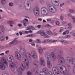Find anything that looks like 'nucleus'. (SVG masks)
Masks as SVG:
<instances>
[{
    "label": "nucleus",
    "mask_w": 75,
    "mask_h": 75,
    "mask_svg": "<svg viewBox=\"0 0 75 75\" xmlns=\"http://www.w3.org/2000/svg\"><path fill=\"white\" fill-rule=\"evenodd\" d=\"M45 58L47 60V67L48 68L51 69L52 68V63L51 62V61L50 59H53V61L56 60L57 57L55 54L54 52H52L50 53V54L48 53L45 55Z\"/></svg>",
    "instance_id": "nucleus-1"
},
{
    "label": "nucleus",
    "mask_w": 75,
    "mask_h": 75,
    "mask_svg": "<svg viewBox=\"0 0 75 75\" xmlns=\"http://www.w3.org/2000/svg\"><path fill=\"white\" fill-rule=\"evenodd\" d=\"M31 53L29 52H27L26 54V55L23 56V61L25 64L27 68H28L30 67L29 61H28V59H31Z\"/></svg>",
    "instance_id": "nucleus-2"
},
{
    "label": "nucleus",
    "mask_w": 75,
    "mask_h": 75,
    "mask_svg": "<svg viewBox=\"0 0 75 75\" xmlns=\"http://www.w3.org/2000/svg\"><path fill=\"white\" fill-rule=\"evenodd\" d=\"M8 66V62L4 57H2L0 60V69L4 71L6 69V65Z\"/></svg>",
    "instance_id": "nucleus-3"
},
{
    "label": "nucleus",
    "mask_w": 75,
    "mask_h": 75,
    "mask_svg": "<svg viewBox=\"0 0 75 75\" xmlns=\"http://www.w3.org/2000/svg\"><path fill=\"white\" fill-rule=\"evenodd\" d=\"M66 59L67 60V62L70 64H71L72 65H75V58L69 56H67L66 57Z\"/></svg>",
    "instance_id": "nucleus-4"
},
{
    "label": "nucleus",
    "mask_w": 75,
    "mask_h": 75,
    "mask_svg": "<svg viewBox=\"0 0 75 75\" xmlns=\"http://www.w3.org/2000/svg\"><path fill=\"white\" fill-rule=\"evenodd\" d=\"M41 14L42 15L46 16L49 14V11L47 8L42 7L41 8Z\"/></svg>",
    "instance_id": "nucleus-5"
},
{
    "label": "nucleus",
    "mask_w": 75,
    "mask_h": 75,
    "mask_svg": "<svg viewBox=\"0 0 75 75\" xmlns=\"http://www.w3.org/2000/svg\"><path fill=\"white\" fill-rule=\"evenodd\" d=\"M17 39V38H15L13 40L9 43V46L7 45V47H11L13 45H16L18 44V41Z\"/></svg>",
    "instance_id": "nucleus-6"
},
{
    "label": "nucleus",
    "mask_w": 75,
    "mask_h": 75,
    "mask_svg": "<svg viewBox=\"0 0 75 75\" xmlns=\"http://www.w3.org/2000/svg\"><path fill=\"white\" fill-rule=\"evenodd\" d=\"M18 62L17 61H13V62L9 63V66L10 68H14V67H16L18 65Z\"/></svg>",
    "instance_id": "nucleus-7"
},
{
    "label": "nucleus",
    "mask_w": 75,
    "mask_h": 75,
    "mask_svg": "<svg viewBox=\"0 0 75 75\" xmlns=\"http://www.w3.org/2000/svg\"><path fill=\"white\" fill-rule=\"evenodd\" d=\"M49 8V10L51 13H54L57 11V8L52 5L48 6Z\"/></svg>",
    "instance_id": "nucleus-8"
},
{
    "label": "nucleus",
    "mask_w": 75,
    "mask_h": 75,
    "mask_svg": "<svg viewBox=\"0 0 75 75\" xmlns=\"http://www.w3.org/2000/svg\"><path fill=\"white\" fill-rule=\"evenodd\" d=\"M16 58L18 60H21V55L18 52L16 51L15 52Z\"/></svg>",
    "instance_id": "nucleus-9"
},
{
    "label": "nucleus",
    "mask_w": 75,
    "mask_h": 75,
    "mask_svg": "<svg viewBox=\"0 0 75 75\" xmlns=\"http://www.w3.org/2000/svg\"><path fill=\"white\" fill-rule=\"evenodd\" d=\"M24 6L25 8L26 7H31V2L29 0H26L24 2Z\"/></svg>",
    "instance_id": "nucleus-10"
},
{
    "label": "nucleus",
    "mask_w": 75,
    "mask_h": 75,
    "mask_svg": "<svg viewBox=\"0 0 75 75\" xmlns=\"http://www.w3.org/2000/svg\"><path fill=\"white\" fill-rule=\"evenodd\" d=\"M19 53L22 56H24V55H26V54H25L26 53V51L24 48H21L20 49Z\"/></svg>",
    "instance_id": "nucleus-11"
},
{
    "label": "nucleus",
    "mask_w": 75,
    "mask_h": 75,
    "mask_svg": "<svg viewBox=\"0 0 75 75\" xmlns=\"http://www.w3.org/2000/svg\"><path fill=\"white\" fill-rule=\"evenodd\" d=\"M33 13L35 16H39V8H35L33 10Z\"/></svg>",
    "instance_id": "nucleus-12"
},
{
    "label": "nucleus",
    "mask_w": 75,
    "mask_h": 75,
    "mask_svg": "<svg viewBox=\"0 0 75 75\" xmlns=\"http://www.w3.org/2000/svg\"><path fill=\"white\" fill-rule=\"evenodd\" d=\"M51 2L55 6H59V4L58 0H51Z\"/></svg>",
    "instance_id": "nucleus-13"
},
{
    "label": "nucleus",
    "mask_w": 75,
    "mask_h": 75,
    "mask_svg": "<svg viewBox=\"0 0 75 75\" xmlns=\"http://www.w3.org/2000/svg\"><path fill=\"white\" fill-rule=\"evenodd\" d=\"M40 65L42 66H45V60L44 58L42 57L40 58Z\"/></svg>",
    "instance_id": "nucleus-14"
},
{
    "label": "nucleus",
    "mask_w": 75,
    "mask_h": 75,
    "mask_svg": "<svg viewBox=\"0 0 75 75\" xmlns=\"http://www.w3.org/2000/svg\"><path fill=\"white\" fill-rule=\"evenodd\" d=\"M14 59V57L11 55H9L7 58V60L8 62H12V60Z\"/></svg>",
    "instance_id": "nucleus-15"
},
{
    "label": "nucleus",
    "mask_w": 75,
    "mask_h": 75,
    "mask_svg": "<svg viewBox=\"0 0 75 75\" xmlns=\"http://www.w3.org/2000/svg\"><path fill=\"white\" fill-rule=\"evenodd\" d=\"M56 40H50L49 39H47L44 41V42H57Z\"/></svg>",
    "instance_id": "nucleus-16"
},
{
    "label": "nucleus",
    "mask_w": 75,
    "mask_h": 75,
    "mask_svg": "<svg viewBox=\"0 0 75 75\" xmlns=\"http://www.w3.org/2000/svg\"><path fill=\"white\" fill-rule=\"evenodd\" d=\"M31 54L32 57L34 59H36L37 58V54L34 51H32L31 52Z\"/></svg>",
    "instance_id": "nucleus-17"
},
{
    "label": "nucleus",
    "mask_w": 75,
    "mask_h": 75,
    "mask_svg": "<svg viewBox=\"0 0 75 75\" xmlns=\"http://www.w3.org/2000/svg\"><path fill=\"white\" fill-rule=\"evenodd\" d=\"M58 62L59 64L63 63L65 62V60L64 57H61L59 59Z\"/></svg>",
    "instance_id": "nucleus-18"
},
{
    "label": "nucleus",
    "mask_w": 75,
    "mask_h": 75,
    "mask_svg": "<svg viewBox=\"0 0 75 75\" xmlns=\"http://www.w3.org/2000/svg\"><path fill=\"white\" fill-rule=\"evenodd\" d=\"M39 64H40V62L38 60H35L33 62V65L36 67H38Z\"/></svg>",
    "instance_id": "nucleus-19"
},
{
    "label": "nucleus",
    "mask_w": 75,
    "mask_h": 75,
    "mask_svg": "<svg viewBox=\"0 0 75 75\" xmlns=\"http://www.w3.org/2000/svg\"><path fill=\"white\" fill-rule=\"evenodd\" d=\"M20 68H21V71H24L25 69V66L24 65V64H22L21 67Z\"/></svg>",
    "instance_id": "nucleus-20"
},
{
    "label": "nucleus",
    "mask_w": 75,
    "mask_h": 75,
    "mask_svg": "<svg viewBox=\"0 0 75 75\" xmlns=\"http://www.w3.org/2000/svg\"><path fill=\"white\" fill-rule=\"evenodd\" d=\"M38 33L40 34L41 36H44L45 35L46 33L44 30H40L38 32Z\"/></svg>",
    "instance_id": "nucleus-21"
},
{
    "label": "nucleus",
    "mask_w": 75,
    "mask_h": 75,
    "mask_svg": "<svg viewBox=\"0 0 75 75\" xmlns=\"http://www.w3.org/2000/svg\"><path fill=\"white\" fill-rule=\"evenodd\" d=\"M46 33L48 35H53L52 32L50 30H46Z\"/></svg>",
    "instance_id": "nucleus-22"
},
{
    "label": "nucleus",
    "mask_w": 75,
    "mask_h": 75,
    "mask_svg": "<svg viewBox=\"0 0 75 75\" xmlns=\"http://www.w3.org/2000/svg\"><path fill=\"white\" fill-rule=\"evenodd\" d=\"M34 73L35 75H39V71H38L37 68L34 69Z\"/></svg>",
    "instance_id": "nucleus-23"
},
{
    "label": "nucleus",
    "mask_w": 75,
    "mask_h": 75,
    "mask_svg": "<svg viewBox=\"0 0 75 75\" xmlns=\"http://www.w3.org/2000/svg\"><path fill=\"white\" fill-rule=\"evenodd\" d=\"M8 24H10V27H13V24L14 23V21H10L7 22Z\"/></svg>",
    "instance_id": "nucleus-24"
},
{
    "label": "nucleus",
    "mask_w": 75,
    "mask_h": 75,
    "mask_svg": "<svg viewBox=\"0 0 75 75\" xmlns=\"http://www.w3.org/2000/svg\"><path fill=\"white\" fill-rule=\"evenodd\" d=\"M27 30H35V28L32 26H30L27 27Z\"/></svg>",
    "instance_id": "nucleus-25"
},
{
    "label": "nucleus",
    "mask_w": 75,
    "mask_h": 75,
    "mask_svg": "<svg viewBox=\"0 0 75 75\" xmlns=\"http://www.w3.org/2000/svg\"><path fill=\"white\" fill-rule=\"evenodd\" d=\"M61 42L64 44V45H66V44H68V42L67 41H66L65 40H60Z\"/></svg>",
    "instance_id": "nucleus-26"
},
{
    "label": "nucleus",
    "mask_w": 75,
    "mask_h": 75,
    "mask_svg": "<svg viewBox=\"0 0 75 75\" xmlns=\"http://www.w3.org/2000/svg\"><path fill=\"white\" fill-rule=\"evenodd\" d=\"M21 23H23V24L24 27H27V23L25 21H21Z\"/></svg>",
    "instance_id": "nucleus-27"
},
{
    "label": "nucleus",
    "mask_w": 75,
    "mask_h": 75,
    "mask_svg": "<svg viewBox=\"0 0 75 75\" xmlns=\"http://www.w3.org/2000/svg\"><path fill=\"white\" fill-rule=\"evenodd\" d=\"M0 28L1 29L2 32H4L5 31V28H4V26L3 25H1L0 26Z\"/></svg>",
    "instance_id": "nucleus-28"
},
{
    "label": "nucleus",
    "mask_w": 75,
    "mask_h": 75,
    "mask_svg": "<svg viewBox=\"0 0 75 75\" xmlns=\"http://www.w3.org/2000/svg\"><path fill=\"white\" fill-rule=\"evenodd\" d=\"M39 50V52L40 54H42V52H43V51H42V49L41 47H39L38 48Z\"/></svg>",
    "instance_id": "nucleus-29"
},
{
    "label": "nucleus",
    "mask_w": 75,
    "mask_h": 75,
    "mask_svg": "<svg viewBox=\"0 0 75 75\" xmlns=\"http://www.w3.org/2000/svg\"><path fill=\"white\" fill-rule=\"evenodd\" d=\"M43 71L44 72H48V68H47L45 67L43 69Z\"/></svg>",
    "instance_id": "nucleus-30"
},
{
    "label": "nucleus",
    "mask_w": 75,
    "mask_h": 75,
    "mask_svg": "<svg viewBox=\"0 0 75 75\" xmlns=\"http://www.w3.org/2000/svg\"><path fill=\"white\" fill-rule=\"evenodd\" d=\"M18 72L19 74H21V69L20 68H19L17 70V72Z\"/></svg>",
    "instance_id": "nucleus-31"
},
{
    "label": "nucleus",
    "mask_w": 75,
    "mask_h": 75,
    "mask_svg": "<svg viewBox=\"0 0 75 75\" xmlns=\"http://www.w3.org/2000/svg\"><path fill=\"white\" fill-rule=\"evenodd\" d=\"M11 71L13 73H16L17 72V69H14L13 68H11Z\"/></svg>",
    "instance_id": "nucleus-32"
},
{
    "label": "nucleus",
    "mask_w": 75,
    "mask_h": 75,
    "mask_svg": "<svg viewBox=\"0 0 75 75\" xmlns=\"http://www.w3.org/2000/svg\"><path fill=\"white\" fill-rule=\"evenodd\" d=\"M40 75H47V74L46 72H44L43 71H41Z\"/></svg>",
    "instance_id": "nucleus-33"
},
{
    "label": "nucleus",
    "mask_w": 75,
    "mask_h": 75,
    "mask_svg": "<svg viewBox=\"0 0 75 75\" xmlns=\"http://www.w3.org/2000/svg\"><path fill=\"white\" fill-rule=\"evenodd\" d=\"M34 35L33 34H31L30 35H29L27 36V37H34Z\"/></svg>",
    "instance_id": "nucleus-34"
},
{
    "label": "nucleus",
    "mask_w": 75,
    "mask_h": 75,
    "mask_svg": "<svg viewBox=\"0 0 75 75\" xmlns=\"http://www.w3.org/2000/svg\"><path fill=\"white\" fill-rule=\"evenodd\" d=\"M6 0H2L1 3L2 4H6Z\"/></svg>",
    "instance_id": "nucleus-35"
},
{
    "label": "nucleus",
    "mask_w": 75,
    "mask_h": 75,
    "mask_svg": "<svg viewBox=\"0 0 75 75\" xmlns=\"http://www.w3.org/2000/svg\"><path fill=\"white\" fill-rule=\"evenodd\" d=\"M4 36H2L0 37V40L1 41H4Z\"/></svg>",
    "instance_id": "nucleus-36"
},
{
    "label": "nucleus",
    "mask_w": 75,
    "mask_h": 75,
    "mask_svg": "<svg viewBox=\"0 0 75 75\" xmlns=\"http://www.w3.org/2000/svg\"><path fill=\"white\" fill-rule=\"evenodd\" d=\"M69 11L71 13H74V10L73 9H69Z\"/></svg>",
    "instance_id": "nucleus-37"
},
{
    "label": "nucleus",
    "mask_w": 75,
    "mask_h": 75,
    "mask_svg": "<svg viewBox=\"0 0 75 75\" xmlns=\"http://www.w3.org/2000/svg\"><path fill=\"white\" fill-rule=\"evenodd\" d=\"M36 42L37 43H38V44H40L41 43V41H40V39H36Z\"/></svg>",
    "instance_id": "nucleus-38"
},
{
    "label": "nucleus",
    "mask_w": 75,
    "mask_h": 75,
    "mask_svg": "<svg viewBox=\"0 0 75 75\" xmlns=\"http://www.w3.org/2000/svg\"><path fill=\"white\" fill-rule=\"evenodd\" d=\"M27 74L28 75H33V74L30 71H28L27 72Z\"/></svg>",
    "instance_id": "nucleus-39"
},
{
    "label": "nucleus",
    "mask_w": 75,
    "mask_h": 75,
    "mask_svg": "<svg viewBox=\"0 0 75 75\" xmlns=\"http://www.w3.org/2000/svg\"><path fill=\"white\" fill-rule=\"evenodd\" d=\"M43 36L44 38H48V37H49V36H48V35H47V34L46 33Z\"/></svg>",
    "instance_id": "nucleus-40"
},
{
    "label": "nucleus",
    "mask_w": 75,
    "mask_h": 75,
    "mask_svg": "<svg viewBox=\"0 0 75 75\" xmlns=\"http://www.w3.org/2000/svg\"><path fill=\"white\" fill-rule=\"evenodd\" d=\"M60 54H59L58 55V57H61V56H62V54H63V52H60Z\"/></svg>",
    "instance_id": "nucleus-41"
},
{
    "label": "nucleus",
    "mask_w": 75,
    "mask_h": 75,
    "mask_svg": "<svg viewBox=\"0 0 75 75\" xmlns=\"http://www.w3.org/2000/svg\"><path fill=\"white\" fill-rule=\"evenodd\" d=\"M67 16L69 17H72V16L71 13H68Z\"/></svg>",
    "instance_id": "nucleus-42"
},
{
    "label": "nucleus",
    "mask_w": 75,
    "mask_h": 75,
    "mask_svg": "<svg viewBox=\"0 0 75 75\" xmlns=\"http://www.w3.org/2000/svg\"><path fill=\"white\" fill-rule=\"evenodd\" d=\"M3 75H9L8 73H6V72H4L3 74Z\"/></svg>",
    "instance_id": "nucleus-43"
},
{
    "label": "nucleus",
    "mask_w": 75,
    "mask_h": 75,
    "mask_svg": "<svg viewBox=\"0 0 75 75\" xmlns=\"http://www.w3.org/2000/svg\"><path fill=\"white\" fill-rule=\"evenodd\" d=\"M73 71L74 74H75V65L73 67Z\"/></svg>",
    "instance_id": "nucleus-44"
},
{
    "label": "nucleus",
    "mask_w": 75,
    "mask_h": 75,
    "mask_svg": "<svg viewBox=\"0 0 75 75\" xmlns=\"http://www.w3.org/2000/svg\"><path fill=\"white\" fill-rule=\"evenodd\" d=\"M65 37L67 38H70V37H71V36H70V35H68L66 36Z\"/></svg>",
    "instance_id": "nucleus-45"
},
{
    "label": "nucleus",
    "mask_w": 75,
    "mask_h": 75,
    "mask_svg": "<svg viewBox=\"0 0 75 75\" xmlns=\"http://www.w3.org/2000/svg\"><path fill=\"white\" fill-rule=\"evenodd\" d=\"M9 5L10 7H12L13 6V4L12 3H9Z\"/></svg>",
    "instance_id": "nucleus-46"
},
{
    "label": "nucleus",
    "mask_w": 75,
    "mask_h": 75,
    "mask_svg": "<svg viewBox=\"0 0 75 75\" xmlns=\"http://www.w3.org/2000/svg\"><path fill=\"white\" fill-rule=\"evenodd\" d=\"M64 30V28H61L60 29V30L59 31V33H61L62 31Z\"/></svg>",
    "instance_id": "nucleus-47"
},
{
    "label": "nucleus",
    "mask_w": 75,
    "mask_h": 75,
    "mask_svg": "<svg viewBox=\"0 0 75 75\" xmlns=\"http://www.w3.org/2000/svg\"><path fill=\"white\" fill-rule=\"evenodd\" d=\"M40 2L41 4H42L44 3V0H40Z\"/></svg>",
    "instance_id": "nucleus-48"
},
{
    "label": "nucleus",
    "mask_w": 75,
    "mask_h": 75,
    "mask_svg": "<svg viewBox=\"0 0 75 75\" xmlns=\"http://www.w3.org/2000/svg\"><path fill=\"white\" fill-rule=\"evenodd\" d=\"M64 19V16H60V20H63Z\"/></svg>",
    "instance_id": "nucleus-49"
},
{
    "label": "nucleus",
    "mask_w": 75,
    "mask_h": 75,
    "mask_svg": "<svg viewBox=\"0 0 75 75\" xmlns=\"http://www.w3.org/2000/svg\"><path fill=\"white\" fill-rule=\"evenodd\" d=\"M65 32H66V34H69V30H66L65 31Z\"/></svg>",
    "instance_id": "nucleus-50"
},
{
    "label": "nucleus",
    "mask_w": 75,
    "mask_h": 75,
    "mask_svg": "<svg viewBox=\"0 0 75 75\" xmlns=\"http://www.w3.org/2000/svg\"><path fill=\"white\" fill-rule=\"evenodd\" d=\"M63 5H64V3H63V4H61L60 5V6L61 7H62V6H63Z\"/></svg>",
    "instance_id": "nucleus-51"
},
{
    "label": "nucleus",
    "mask_w": 75,
    "mask_h": 75,
    "mask_svg": "<svg viewBox=\"0 0 75 75\" xmlns=\"http://www.w3.org/2000/svg\"><path fill=\"white\" fill-rule=\"evenodd\" d=\"M56 25H59V22L58 21H56Z\"/></svg>",
    "instance_id": "nucleus-52"
},
{
    "label": "nucleus",
    "mask_w": 75,
    "mask_h": 75,
    "mask_svg": "<svg viewBox=\"0 0 75 75\" xmlns=\"http://www.w3.org/2000/svg\"><path fill=\"white\" fill-rule=\"evenodd\" d=\"M50 26L49 25H47L45 26V27L47 28H48V27H50Z\"/></svg>",
    "instance_id": "nucleus-53"
},
{
    "label": "nucleus",
    "mask_w": 75,
    "mask_h": 75,
    "mask_svg": "<svg viewBox=\"0 0 75 75\" xmlns=\"http://www.w3.org/2000/svg\"><path fill=\"white\" fill-rule=\"evenodd\" d=\"M28 33H29V32L28 31H26L25 32L24 34H28Z\"/></svg>",
    "instance_id": "nucleus-54"
},
{
    "label": "nucleus",
    "mask_w": 75,
    "mask_h": 75,
    "mask_svg": "<svg viewBox=\"0 0 75 75\" xmlns=\"http://www.w3.org/2000/svg\"><path fill=\"white\" fill-rule=\"evenodd\" d=\"M54 23H55V21L54 20H52L51 22V23H52V24H53Z\"/></svg>",
    "instance_id": "nucleus-55"
},
{
    "label": "nucleus",
    "mask_w": 75,
    "mask_h": 75,
    "mask_svg": "<svg viewBox=\"0 0 75 75\" xmlns=\"http://www.w3.org/2000/svg\"><path fill=\"white\" fill-rule=\"evenodd\" d=\"M71 18H72V20H75V17H74V16H72L71 17Z\"/></svg>",
    "instance_id": "nucleus-56"
},
{
    "label": "nucleus",
    "mask_w": 75,
    "mask_h": 75,
    "mask_svg": "<svg viewBox=\"0 0 75 75\" xmlns=\"http://www.w3.org/2000/svg\"><path fill=\"white\" fill-rule=\"evenodd\" d=\"M4 53H2L1 54H0V55L1 56H3L4 55Z\"/></svg>",
    "instance_id": "nucleus-57"
},
{
    "label": "nucleus",
    "mask_w": 75,
    "mask_h": 75,
    "mask_svg": "<svg viewBox=\"0 0 75 75\" xmlns=\"http://www.w3.org/2000/svg\"><path fill=\"white\" fill-rule=\"evenodd\" d=\"M24 20H25V21H26V22H28V19H27L26 18H25L24 19Z\"/></svg>",
    "instance_id": "nucleus-58"
},
{
    "label": "nucleus",
    "mask_w": 75,
    "mask_h": 75,
    "mask_svg": "<svg viewBox=\"0 0 75 75\" xmlns=\"http://www.w3.org/2000/svg\"><path fill=\"white\" fill-rule=\"evenodd\" d=\"M65 38V37L64 36H59V38Z\"/></svg>",
    "instance_id": "nucleus-59"
},
{
    "label": "nucleus",
    "mask_w": 75,
    "mask_h": 75,
    "mask_svg": "<svg viewBox=\"0 0 75 75\" xmlns=\"http://www.w3.org/2000/svg\"><path fill=\"white\" fill-rule=\"evenodd\" d=\"M18 1H19L18 0H15V2L16 3H18Z\"/></svg>",
    "instance_id": "nucleus-60"
},
{
    "label": "nucleus",
    "mask_w": 75,
    "mask_h": 75,
    "mask_svg": "<svg viewBox=\"0 0 75 75\" xmlns=\"http://www.w3.org/2000/svg\"><path fill=\"white\" fill-rule=\"evenodd\" d=\"M51 21V19H48L47 20V21H48V22Z\"/></svg>",
    "instance_id": "nucleus-61"
},
{
    "label": "nucleus",
    "mask_w": 75,
    "mask_h": 75,
    "mask_svg": "<svg viewBox=\"0 0 75 75\" xmlns=\"http://www.w3.org/2000/svg\"><path fill=\"white\" fill-rule=\"evenodd\" d=\"M9 50H7V51H6L5 52V53L6 54H8V52H9Z\"/></svg>",
    "instance_id": "nucleus-62"
},
{
    "label": "nucleus",
    "mask_w": 75,
    "mask_h": 75,
    "mask_svg": "<svg viewBox=\"0 0 75 75\" xmlns=\"http://www.w3.org/2000/svg\"><path fill=\"white\" fill-rule=\"evenodd\" d=\"M37 27H38V28H41V25H38L37 26Z\"/></svg>",
    "instance_id": "nucleus-63"
},
{
    "label": "nucleus",
    "mask_w": 75,
    "mask_h": 75,
    "mask_svg": "<svg viewBox=\"0 0 75 75\" xmlns=\"http://www.w3.org/2000/svg\"><path fill=\"white\" fill-rule=\"evenodd\" d=\"M38 20L39 21H42V19L41 18H38Z\"/></svg>",
    "instance_id": "nucleus-64"
}]
</instances>
